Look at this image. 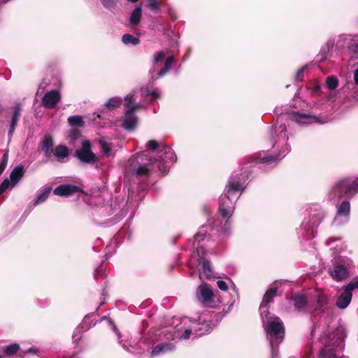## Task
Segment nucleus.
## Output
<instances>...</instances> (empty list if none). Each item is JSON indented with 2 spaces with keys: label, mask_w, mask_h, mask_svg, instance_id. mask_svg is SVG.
Masks as SVG:
<instances>
[{
  "label": "nucleus",
  "mask_w": 358,
  "mask_h": 358,
  "mask_svg": "<svg viewBox=\"0 0 358 358\" xmlns=\"http://www.w3.org/2000/svg\"><path fill=\"white\" fill-rule=\"evenodd\" d=\"M176 160L173 150L164 143L150 140L146 143V150L131 157L125 165L124 178L128 182L141 184L144 189L152 171L165 175L170 164Z\"/></svg>",
  "instance_id": "1"
},
{
  "label": "nucleus",
  "mask_w": 358,
  "mask_h": 358,
  "mask_svg": "<svg viewBox=\"0 0 358 358\" xmlns=\"http://www.w3.org/2000/svg\"><path fill=\"white\" fill-rule=\"evenodd\" d=\"M250 171L248 166L243 167L238 172L234 171L230 176L226 185L224 193L220 197L219 211L221 217L224 220V223L220 227V232L223 236H228L231 234V221L235 203L238 198L234 194L238 192H243L245 188V182L248 179Z\"/></svg>",
  "instance_id": "2"
},
{
  "label": "nucleus",
  "mask_w": 358,
  "mask_h": 358,
  "mask_svg": "<svg viewBox=\"0 0 358 358\" xmlns=\"http://www.w3.org/2000/svg\"><path fill=\"white\" fill-rule=\"evenodd\" d=\"M189 337H171L164 342L157 343L154 337H118V343L123 349L136 355L149 352L150 358L166 355L176 349V343Z\"/></svg>",
  "instance_id": "3"
},
{
  "label": "nucleus",
  "mask_w": 358,
  "mask_h": 358,
  "mask_svg": "<svg viewBox=\"0 0 358 358\" xmlns=\"http://www.w3.org/2000/svg\"><path fill=\"white\" fill-rule=\"evenodd\" d=\"M317 358H343V337H321Z\"/></svg>",
  "instance_id": "4"
},
{
  "label": "nucleus",
  "mask_w": 358,
  "mask_h": 358,
  "mask_svg": "<svg viewBox=\"0 0 358 358\" xmlns=\"http://www.w3.org/2000/svg\"><path fill=\"white\" fill-rule=\"evenodd\" d=\"M206 236L198 234L195 238L194 245V251L192 255V258H196L198 264L202 265V269L199 272V278L201 280L210 279L213 277V271L210 266V262L206 259V255L209 248H204V244H201V241L204 242Z\"/></svg>",
  "instance_id": "5"
},
{
  "label": "nucleus",
  "mask_w": 358,
  "mask_h": 358,
  "mask_svg": "<svg viewBox=\"0 0 358 358\" xmlns=\"http://www.w3.org/2000/svg\"><path fill=\"white\" fill-rule=\"evenodd\" d=\"M330 193L338 199L353 197L358 193V178L346 177L339 180L332 186Z\"/></svg>",
  "instance_id": "6"
},
{
  "label": "nucleus",
  "mask_w": 358,
  "mask_h": 358,
  "mask_svg": "<svg viewBox=\"0 0 358 358\" xmlns=\"http://www.w3.org/2000/svg\"><path fill=\"white\" fill-rule=\"evenodd\" d=\"M175 331L173 334L177 336H190L192 334H196V336H203L204 333L197 334L198 331L202 330L203 324H201L196 320H192L188 317H183L180 320H176Z\"/></svg>",
  "instance_id": "7"
},
{
  "label": "nucleus",
  "mask_w": 358,
  "mask_h": 358,
  "mask_svg": "<svg viewBox=\"0 0 358 358\" xmlns=\"http://www.w3.org/2000/svg\"><path fill=\"white\" fill-rule=\"evenodd\" d=\"M75 154L82 163L95 164L96 169H103V165L99 162V157L92 152V144L89 140L83 141L81 148L76 150Z\"/></svg>",
  "instance_id": "8"
},
{
  "label": "nucleus",
  "mask_w": 358,
  "mask_h": 358,
  "mask_svg": "<svg viewBox=\"0 0 358 358\" xmlns=\"http://www.w3.org/2000/svg\"><path fill=\"white\" fill-rule=\"evenodd\" d=\"M24 174V166L18 165L10 172V176L6 178L0 185V195L8 189L15 187Z\"/></svg>",
  "instance_id": "9"
},
{
  "label": "nucleus",
  "mask_w": 358,
  "mask_h": 358,
  "mask_svg": "<svg viewBox=\"0 0 358 358\" xmlns=\"http://www.w3.org/2000/svg\"><path fill=\"white\" fill-rule=\"evenodd\" d=\"M122 103V99L120 97L115 96L109 99L101 108L93 114V116H96L93 118V120L96 121V118L102 120H108V113L119 108Z\"/></svg>",
  "instance_id": "10"
},
{
  "label": "nucleus",
  "mask_w": 358,
  "mask_h": 358,
  "mask_svg": "<svg viewBox=\"0 0 358 358\" xmlns=\"http://www.w3.org/2000/svg\"><path fill=\"white\" fill-rule=\"evenodd\" d=\"M259 310L265 333L268 336V289L264 293Z\"/></svg>",
  "instance_id": "11"
},
{
  "label": "nucleus",
  "mask_w": 358,
  "mask_h": 358,
  "mask_svg": "<svg viewBox=\"0 0 358 358\" xmlns=\"http://www.w3.org/2000/svg\"><path fill=\"white\" fill-rule=\"evenodd\" d=\"M198 300L206 305H209L213 301V292L209 285L203 283L196 290Z\"/></svg>",
  "instance_id": "12"
},
{
  "label": "nucleus",
  "mask_w": 358,
  "mask_h": 358,
  "mask_svg": "<svg viewBox=\"0 0 358 358\" xmlns=\"http://www.w3.org/2000/svg\"><path fill=\"white\" fill-rule=\"evenodd\" d=\"M331 277L339 282L346 279L349 276V270L341 264H335L328 271Z\"/></svg>",
  "instance_id": "13"
},
{
  "label": "nucleus",
  "mask_w": 358,
  "mask_h": 358,
  "mask_svg": "<svg viewBox=\"0 0 358 358\" xmlns=\"http://www.w3.org/2000/svg\"><path fill=\"white\" fill-rule=\"evenodd\" d=\"M60 99V93L57 90H51L45 94L42 99V103L46 108H53Z\"/></svg>",
  "instance_id": "14"
},
{
  "label": "nucleus",
  "mask_w": 358,
  "mask_h": 358,
  "mask_svg": "<svg viewBox=\"0 0 358 358\" xmlns=\"http://www.w3.org/2000/svg\"><path fill=\"white\" fill-rule=\"evenodd\" d=\"M290 119L299 124H305L310 121L322 123V122L319 120V117L317 116L310 114L301 113L299 112L291 113Z\"/></svg>",
  "instance_id": "15"
},
{
  "label": "nucleus",
  "mask_w": 358,
  "mask_h": 358,
  "mask_svg": "<svg viewBox=\"0 0 358 358\" xmlns=\"http://www.w3.org/2000/svg\"><path fill=\"white\" fill-rule=\"evenodd\" d=\"M80 191V188L78 186L73 185L64 184L57 187L53 192L55 195L69 196L73 193Z\"/></svg>",
  "instance_id": "16"
},
{
  "label": "nucleus",
  "mask_w": 358,
  "mask_h": 358,
  "mask_svg": "<svg viewBox=\"0 0 358 358\" xmlns=\"http://www.w3.org/2000/svg\"><path fill=\"white\" fill-rule=\"evenodd\" d=\"M275 336L285 334V327L282 321L278 317H270V334Z\"/></svg>",
  "instance_id": "17"
},
{
  "label": "nucleus",
  "mask_w": 358,
  "mask_h": 358,
  "mask_svg": "<svg viewBox=\"0 0 358 358\" xmlns=\"http://www.w3.org/2000/svg\"><path fill=\"white\" fill-rule=\"evenodd\" d=\"M123 127L127 130L133 129L137 124L138 118L132 109L126 108Z\"/></svg>",
  "instance_id": "18"
},
{
  "label": "nucleus",
  "mask_w": 358,
  "mask_h": 358,
  "mask_svg": "<svg viewBox=\"0 0 358 358\" xmlns=\"http://www.w3.org/2000/svg\"><path fill=\"white\" fill-rule=\"evenodd\" d=\"M352 293L344 287L343 292L339 295L336 301V306L341 309L346 308L351 302Z\"/></svg>",
  "instance_id": "19"
},
{
  "label": "nucleus",
  "mask_w": 358,
  "mask_h": 358,
  "mask_svg": "<svg viewBox=\"0 0 358 358\" xmlns=\"http://www.w3.org/2000/svg\"><path fill=\"white\" fill-rule=\"evenodd\" d=\"M20 113H21V105L17 104L14 108L12 118H11V122H10V128H9L8 133V141H10V139L13 135V133H14V131L17 126L19 117L20 116Z\"/></svg>",
  "instance_id": "20"
},
{
  "label": "nucleus",
  "mask_w": 358,
  "mask_h": 358,
  "mask_svg": "<svg viewBox=\"0 0 358 358\" xmlns=\"http://www.w3.org/2000/svg\"><path fill=\"white\" fill-rule=\"evenodd\" d=\"M161 92L158 89L150 90L148 87H142L141 89V96L142 99H149L152 101L160 97Z\"/></svg>",
  "instance_id": "21"
},
{
  "label": "nucleus",
  "mask_w": 358,
  "mask_h": 358,
  "mask_svg": "<svg viewBox=\"0 0 358 358\" xmlns=\"http://www.w3.org/2000/svg\"><path fill=\"white\" fill-rule=\"evenodd\" d=\"M53 138L50 136H45L42 141L41 150L46 157H50L53 153Z\"/></svg>",
  "instance_id": "22"
},
{
  "label": "nucleus",
  "mask_w": 358,
  "mask_h": 358,
  "mask_svg": "<svg viewBox=\"0 0 358 358\" xmlns=\"http://www.w3.org/2000/svg\"><path fill=\"white\" fill-rule=\"evenodd\" d=\"M291 300L293 301L295 308L298 310L303 308L308 303L306 296L301 294L292 295Z\"/></svg>",
  "instance_id": "23"
},
{
  "label": "nucleus",
  "mask_w": 358,
  "mask_h": 358,
  "mask_svg": "<svg viewBox=\"0 0 358 358\" xmlns=\"http://www.w3.org/2000/svg\"><path fill=\"white\" fill-rule=\"evenodd\" d=\"M52 188L50 187H45L41 191H39L36 195V199L33 201V205L34 206L44 202L49 196Z\"/></svg>",
  "instance_id": "24"
},
{
  "label": "nucleus",
  "mask_w": 358,
  "mask_h": 358,
  "mask_svg": "<svg viewBox=\"0 0 358 358\" xmlns=\"http://www.w3.org/2000/svg\"><path fill=\"white\" fill-rule=\"evenodd\" d=\"M249 159H252L250 163L255 164L267 163L268 162V153L267 151H260L250 157Z\"/></svg>",
  "instance_id": "25"
},
{
  "label": "nucleus",
  "mask_w": 358,
  "mask_h": 358,
  "mask_svg": "<svg viewBox=\"0 0 358 358\" xmlns=\"http://www.w3.org/2000/svg\"><path fill=\"white\" fill-rule=\"evenodd\" d=\"M124 107L125 108L132 109L134 112L139 108H143V105L139 103H135L134 99V94L132 93L128 94L124 98Z\"/></svg>",
  "instance_id": "26"
},
{
  "label": "nucleus",
  "mask_w": 358,
  "mask_h": 358,
  "mask_svg": "<svg viewBox=\"0 0 358 358\" xmlns=\"http://www.w3.org/2000/svg\"><path fill=\"white\" fill-rule=\"evenodd\" d=\"M92 320L90 316L86 315L83 322L76 328V334H83L90 329L92 327Z\"/></svg>",
  "instance_id": "27"
},
{
  "label": "nucleus",
  "mask_w": 358,
  "mask_h": 358,
  "mask_svg": "<svg viewBox=\"0 0 358 358\" xmlns=\"http://www.w3.org/2000/svg\"><path fill=\"white\" fill-rule=\"evenodd\" d=\"M350 212V203L348 200L343 201L337 208V215L346 217Z\"/></svg>",
  "instance_id": "28"
},
{
  "label": "nucleus",
  "mask_w": 358,
  "mask_h": 358,
  "mask_svg": "<svg viewBox=\"0 0 358 358\" xmlns=\"http://www.w3.org/2000/svg\"><path fill=\"white\" fill-rule=\"evenodd\" d=\"M142 16V8L140 6L136 7L132 11L130 17L129 22L132 25H137L139 24Z\"/></svg>",
  "instance_id": "29"
},
{
  "label": "nucleus",
  "mask_w": 358,
  "mask_h": 358,
  "mask_svg": "<svg viewBox=\"0 0 358 358\" xmlns=\"http://www.w3.org/2000/svg\"><path fill=\"white\" fill-rule=\"evenodd\" d=\"M53 152L59 161L64 159L69 155V150L67 147L63 145L57 146Z\"/></svg>",
  "instance_id": "30"
},
{
  "label": "nucleus",
  "mask_w": 358,
  "mask_h": 358,
  "mask_svg": "<svg viewBox=\"0 0 358 358\" xmlns=\"http://www.w3.org/2000/svg\"><path fill=\"white\" fill-rule=\"evenodd\" d=\"M99 144L101 147L103 155L105 157H108L110 155L112 151L111 145L108 143L103 137H101L99 139Z\"/></svg>",
  "instance_id": "31"
},
{
  "label": "nucleus",
  "mask_w": 358,
  "mask_h": 358,
  "mask_svg": "<svg viewBox=\"0 0 358 358\" xmlns=\"http://www.w3.org/2000/svg\"><path fill=\"white\" fill-rule=\"evenodd\" d=\"M20 345L17 343H12L3 348V352L6 356H12L15 355L20 350Z\"/></svg>",
  "instance_id": "32"
},
{
  "label": "nucleus",
  "mask_w": 358,
  "mask_h": 358,
  "mask_svg": "<svg viewBox=\"0 0 358 358\" xmlns=\"http://www.w3.org/2000/svg\"><path fill=\"white\" fill-rule=\"evenodd\" d=\"M122 41L125 45H137L140 43V40L129 34H125L122 37Z\"/></svg>",
  "instance_id": "33"
},
{
  "label": "nucleus",
  "mask_w": 358,
  "mask_h": 358,
  "mask_svg": "<svg viewBox=\"0 0 358 358\" xmlns=\"http://www.w3.org/2000/svg\"><path fill=\"white\" fill-rule=\"evenodd\" d=\"M68 122L72 127H82L85 122L80 115H72L68 117Z\"/></svg>",
  "instance_id": "34"
},
{
  "label": "nucleus",
  "mask_w": 358,
  "mask_h": 358,
  "mask_svg": "<svg viewBox=\"0 0 358 358\" xmlns=\"http://www.w3.org/2000/svg\"><path fill=\"white\" fill-rule=\"evenodd\" d=\"M174 61L173 57L171 56L169 57L165 62L164 66L163 69L159 71L158 72V76L162 77L164 76L171 68L172 64Z\"/></svg>",
  "instance_id": "35"
},
{
  "label": "nucleus",
  "mask_w": 358,
  "mask_h": 358,
  "mask_svg": "<svg viewBox=\"0 0 358 358\" xmlns=\"http://www.w3.org/2000/svg\"><path fill=\"white\" fill-rule=\"evenodd\" d=\"M100 1L106 9L112 10L116 8L119 0H100Z\"/></svg>",
  "instance_id": "36"
},
{
  "label": "nucleus",
  "mask_w": 358,
  "mask_h": 358,
  "mask_svg": "<svg viewBox=\"0 0 358 358\" xmlns=\"http://www.w3.org/2000/svg\"><path fill=\"white\" fill-rule=\"evenodd\" d=\"M327 87L329 90H334L338 85V78L336 76H328L326 79Z\"/></svg>",
  "instance_id": "37"
},
{
  "label": "nucleus",
  "mask_w": 358,
  "mask_h": 358,
  "mask_svg": "<svg viewBox=\"0 0 358 358\" xmlns=\"http://www.w3.org/2000/svg\"><path fill=\"white\" fill-rule=\"evenodd\" d=\"M8 161V150H3V155L1 159V162L0 164V171L1 172H3L7 166Z\"/></svg>",
  "instance_id": "38"
},
{
  "label": "nucleus",
  "mask_w": 358,
  "mask_h": 358,
  "mask_svg": "<svg viewBox=\"0 0 358 358\" xmlns=\"http://www.w3.org/2000/svg\"><path fill=\"white\" fill-rule=\"evenodd\" d=\"M73 344L75 345V348L78 351H80L83 349V345L85 341L83 337H73Z\"/></svg>",
  "instance_id": "39"
},
{
  "label": "nucleus",
  "mask_w": 358,
  "mask_h": 358,
  "mask_svg": "<svg viewBox=\"0 0 358 358\" xmlns=\"http://www.w3.org/2000/svg\"><path fill=\"white\" fill-rule=\"evenodd\" d=\"M147 6L152 10L158 13L160 10L157 0H148Z\"/></svg>",
  "instance_id": "40"
},
{
  "label": "nucleus",
  "mask_w": 358,
  "mask_h": 358,
  "mask_svg": "<svg viewBox=\"0 0 358 358\" xmlns=\"http://www.w3.org/2000/svg\"><path fill=\"white\" fill-rule=\"evenodd\" d=\"M280 284V282L275 281L273 282L272 286L270 287V301L278 294V285Z\"/></svg>",
  "instance_id": "41"
},
{
  "label": "nucleus",
  "mask_w": 358,
  "mask_h": 358,
  "mask_svg": "<svg viewBox=\"0 0 358 358\" xmlns=\"http://www.w3.org/2000/svg\"><path fill=\"white\" fill-rule=\"evenodd\" d=\"M203 228H204L203 227H201V231L194 236V238H196V236H197L198 234L206 236V241L204 242L201 241V244H204V248H209L210 247V245L208 244V243L210 242L209 236L206 234V233L203 234V232H205V230H203ZM194 243H195V241H194Z\"/></svg>",
  "instance_id": "42"
},
{
  "label": "nucleus",
  "mask_w": 358,
  "mask_h": 358,
  "mask_svg": "<svg viewBox=\"0 0 358 358\" xmlns=\"http://www.w3.org/2000/svg\"><path fill=\"white\" fill-rule=\"evenodd\" d=\"M317 308L316 309H321L327 303V299L323 296H318L317 300Z\"/></svg>",
  "instance_id": "43"
},
{
  "label": "nucleus",
  "mask_w": 358,
  "mask_h": 358,
  "mask_svg": "<svg viewBox=\"0 0 358 358\" xmlns=\"http://www.w3.org/2000/svg\"><path fill=\"white\" fill-rule=\"evenodd\" d=\"M40 352H41V350L38 348H37L36 347H31V348H28L27 350L23 351L22 354L23 355L32 354V355H36L38 356H41Z\"/></svg>",
  "instance_id": "44"
},
{
  "label": "nucleus",
  "mask_w": 358,
  "mask_h": 358,
  "mask_svg": "<svg viewBox=\"0 0 358 358\" xmlns=\"http://www.w3.org/2000/svg\"><path fill=\"white\" fill-rule=\"evenodd\" d=\"M106 322H107L108 327L112 329L113 334L119 335L120 334L119 331H118L116 325L115 324L114 322L110 318H107Z\"/></svg>",
  "instance_id": "45"
},
{
  "label": "nucleus",
  "mask_w": 358,
  "mask_h": 358,
  "mask_svg": "<svg viewBox=\"0 0 358 358\" xmlns=\"http://www.w3.org/2000/svg\"><path fill=\"white\" fill-rule=\"evenodd\" d=\"M165 57L166 54L164 52H157L154 57L153 63L157 64L158 62L163 61Z\"/></svg>",
  "instance_id": "46"
},
{
  "label": "nucleus",
  "mask_w": 358,
  "mask_h": 358,
  "mask_svg": "<svg viewBox=\"0 0 358 358\" xmlns=\"http://www.w3.org/2000/svg\"><path fill=\"white\" fill-rule=\"evenodd\" d=\"M217 286L222 291H227L229 288V286L227 284V282L221 280L217 281Z\"/></svg>",
  "instance_id": "47"
},
{
  "label": "nucleus",
  "mask_w": 358,
  "mask_h": 358,
  "mask_svg": "<svg viewBox=\"0 0 358 358\" xmlns=\"http://www.w3.org/2000/svg\"><path fill=\"white\" fill-rule=\"evenodd\" d=\"M304 70H305V66H303L297 71L296 76H295V78L297 81L302 80V78L303 77Z\"/></svg>",
  "instance_id": "48"
},
{
  "label": "nucleus",
  "mask_w": 358,
  "mask_h": 358,
  "mask_svg": "<svg viewBox=\"0 0 358 358\" xmlns=\"http://www.w3.org/2000/svg\"><path fill=\"white\" fill-rule=\"evenodd\" d=\"M115 245H116V239H113V240H112V241H110V245H108V246L106 247V255L107 257H108V256H110V255H111V254H110V252H111V253H113V252H115V251H114V250L111 252V251H110V248H111V247H112L113 245V246H115Z\"/></svg>",
  "instance_id": "49"
},
{
  "label": "nucleus",
  "mask_w": 358,
  "mask_h": 358,
  "mask_svg": "<svg viewBox=\"0 0 358 358\" xmlns=\"http://www.w3.org/2000/svg\"><path fill=\"white\" fill-rule=\"evenodd\" d=\"M350 292H352V291L357 288L358 289V280L355 282H351L345 286Z\"/></svg>",
  "instance_id": "50"
},
{
  "label": "nucleus",
  "mask_w": 358,
  "mask_h": 358,
  "mask_svg": "<svg viewBox=\"0 0 358 358\" xmlns=\"http://www.w3.org/2000/svg\"><path fill=\"white\" fill-rule=\"evenodd\" d=\"M148 326H149L148 322L146 320H143L142 321V330H141V334H144L145 332L143 331V330L145 329Z\"/></svg>",
  "instance_id": "51"
},
{
  "label": "nucleus",
  "mask_w": 358,
  "mask_h": 358,
  "mask_svg": "<svg viewBox=\"0 0 358 358\" xmlns=\"http://www.w3.org/2000/svg\"><path fill=\"white\" fill-rule=\"evenodd\" d=\"M354 80L355 83L358 85V69L354 73Z\"/></svg>",
  "instance_id": "52"
},
{
  "label": "nucleus",
  "mask_w": 358,
  "mask_h": 358,
  "mask_svg": "<svg viewBox=\"0 0 358 358\" xmlns=\"http://www.w3.org/2000/svg\"><path fill=\"white\" fill-rule=\"evenodd\" d=\"M338 331H339V334H340L339 336H346V332L345 331L344 329L341 328V329H338Z\"/></svg>",
  "instance_id": "53"
},
{
  "label": "nucleus",
  "mask_w": 358,
  "mask_h": 358,
  "mask_svg": "<svg viewBox=\"0 0 358 358\" xmlns=\"http://www.w3.org/2000/svg\"><path fill=\"white\" fill-rule=\"evenodd\" d=\"M269 160H270V164H271L273 162H275L276 161V157L270 155Z\"/></svg>",
  "instance_id": "54"
},
{
  "label": "nucleus",
  "mask_w": 358,
  "mask_h": 358,
  "mask_svg": "<svg viewBox=\"0 0 358 358\" xmlns=\"http://www.w3.org/2000/svg\"><path fill=\"white\" fill-rule=\"evenodd\" d=\"M10 0H0V6H1V4H4L7 2H8Z\"/></svg>",
  "instance_id": "55"
},
{
  "label": "nucleus",
  "mask_w": 358,
  "mask_h": 358,
  "mask_svg": "<svg viewBox=\"0 0 358 358\" xmlns=\"http://www.w3.org/2000/svg\"><path fill=\"white\" fill-rule=\"evenodd\" d=\"M69 358H80V357H78V354H73Z\"/></svg>",
  "instance_id": "56"
},
{
  "label": "nucleus",
  "mask_w": 358,
  "mask_h": 358,
  "mask_svg": "<svg viewBox=\"0 0 358 358\" xmlns=\"http://www.w3.org/2000/svg\"><path fill=\"white\" fill-rule=\"evenodd\" d=\"M231 289H233V291H234L236 294H237V289H236V286H235L234 284H233V286H232Z\"/></svg>",
  "instance_id": "57"
},
{
  "label": "nucleus",
  "mask_w": 358,
  "mask_h": 358,
  "mask_svg": "<svg viewBox=\"0 0 358 358\" xmlns=\"http://www.w3.org/2000/svg\"><path fill=\"white\" fill-rule=\"evenodd\" d=\"M354 51L358 52V44H356L354 48Z\"/></svg>",
  "instance_id": "58"
},
{
  "label": "nucleus",
  "mask_w": 358,
  "mask_h": 358,
  "mask_svg": "<svg viewBox=\"0 0 358 358\" xmlns=\"http://www.w3.org/2000/svg\"><path fill=\"white\" fill-rule=\"evenodd\" d=\"M99 272V268H96V270L94 271V275H98Z\"/></svg>",
  "instance_id": "59"
},
{
  "label": "nucleus",
  "mask_w": 358,
  "mask_h": 358,
  "mask_svg": "<svg viewBox=\"0 0 358 358\" xmlns=\"http://www.w3.org/2000/svg\"><path fill=\"white\" fill-rule=\"evenodd\" d=\"M96 124H98L99 126H102V123L100 122H95Z\"/></svg>",
  "instance_id": "60"
},
{
  "label": "nucleus",
  "mask_w": 358,
  "mask_h": 358,
  "mask_svg": "<svg viewBox=\"0 0 358 358\" xmlns=\"http://www.w3.org/2000/svg\"><path fill=\"white\" fill-rule=\"evenodd\" d=\"M128 1H130V2H132V3H135L138 0H127Z\"/></svg>",
  "instance_id": "61"
},
{
  "label": "nucleus",
  "mask_w": 358,
  "mask_h": 358,
  "mask_svg": "<svg viewBox=\"0 0 358 358\" xmlns=\"http://www.w3.org/2000/svg\"><path fill=\"white\" fill-rule=\"evenodd\" d=\"M3 357V355L1 354H0V358H2Z\"/></svg>",
  "instance_id": "62"
},
{
  "label": "nucleus",
  "mask_w": 358,
  "mask_h": 358,
  "mask_svg": "<svg viewBox=\"0 0 358 358\" xmlns=\"http://www.w3.org/2000/svg\"><path fill=\"white\" fill-rule=\"evenodd\" d=\"M357 101H358V97H357Z\"/></svg>",
  "instance_id": "63"
}]
</instances>
